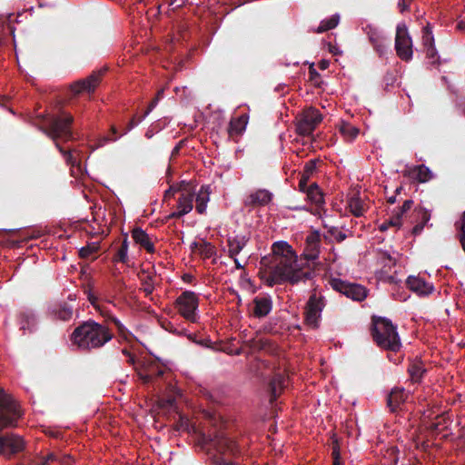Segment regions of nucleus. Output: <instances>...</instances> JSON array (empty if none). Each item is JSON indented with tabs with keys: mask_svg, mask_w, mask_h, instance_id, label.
I'll use <instances>...</instances> for the list:
<instances>
[{
	"mask_svg": "<svg viewBox=\"0 0 465 465\" xmlns=\"http://www.w3.org/2000/svg\"><path fill=\"white\" fill-rule=\"evenodd\" d=\"M163 89H161L157 92L155 97L149 104L147 110L143 114V117H146L153 110V108L157 105L159 100L163 97Z\"/></svg>",
	"mask_w": 465,
	"mask_h": 465,
	"instance_id": "45",
	"label": "nucleus"
},
{
	"mask_svg": "<svg viewBox=\"0 0 465 465\" xmlns=\"http://www.w3.org/2000/svg\"><path fill=\"white\" fill-rule=\"evenodd\" d=\"M272 266L265 282L272 287L288 282L292 285L312 278L314 272L298 263V257L292 247L286 242H277L272 246Z\"/></svg>",
	"mask_w": 465,
	"mask_h": 465,
	"instance_id": "1",
	"label": "nucleus"
},
{
	"mask_svg": "<svg viewBox=\"0 0 465 465\" xmlns=\"http://www.w3.org/2000/svg\"><path fill=\"white\" fill-rule=\"evenodd\" d=\"M88 301L94 307V309L100 312V314L105 318L106 322H110L114 323L117 329L119 335L124 340H129L132 336V333L125 328V326L116 318L114 317L109 311L101 308L99 304H97V298L91 293L88 292Z\"/></svg>",
	"mask_w": 465,
	"mask_h": 465,
	"instance_id": "13",
	"label": "nucleus"
},
{
	"mask_svg": "<svg viewBox=\"0 0 465 465\" xmlns=\"http://www.w3.org/2000/svg\"><path fill=\"white\" fill-rule=\"evenodd\" d=\"M329 66V61L327 60H322L320 63H319V67L320 69L322 70H325L327 69Z\"/></svg>",
	"mask_w": 465,
	"mask_h": 465,
	"instance_id": "64",
	"label": "nucleus"
},
{
	"mask_svg": "<svg viewBox=\"0 0 465 465\" xmlns=\"http://www.w3.org/2000/svg\"><path fill=\"white\" fill-rule=\"evenodd\" d=\"M114 337L108 326L88 320L80 323L72 332L71 341L80 350L92 351L102 348Z\"/></svg>",
	"mask_w": 465,
	"mask_h": 465,
	"instance_id": "4",
	"label": "nucleus"
},
{
	"mask_svg": "<svg viewBox=\"0 0 465 465\" xmlns=\"http://www.w3.org/2000/svg\"><path fill=\"white\" fill-rule=\"evenodd\" d=\"M54 455L53 453L48 454L46 457H44L42 459V461L37 463L35 461H32L30 465H47L49 461H52L54 460Z\"/></svg>",
	"mask_w": 465,
	"mask_h": 465,
	"instance_id": "52",
	"label": "nucleus"
},
{
	"mask_svg": "<svg viewBox=\"0 0 465 465\" xmlns=\"http://www.w3.org/2000/svg\"><path fill=\"white\" fill-rule=\"evenodd\" d=\"M424 229V225L422 223H420V222L412 228L411 230V233L413 235H419L420 233H421V232L423 231Z\"/></svg>",
	"mask_w": 465,
	"mask_h": 465,
	"instance_id": "59",
	"label": "nucleus"
},
{
	"mask_svg": "<svg viewBox=\"0 0 465 465\" xmlns=\"http://www.w3.org/2000/svg\"><path fill=\"white\" fill-rule=\"evenodd\" d=\"M408 393L402 388H394L387 396V406L391 412L397 411L401 405L405 402Z\"/></svg>",
	"mask_w": 465,
	"mask_h": 465,
	"instance_id": "21",
	"label": "nucleus"
},
{
	"mask_svg": "<svg viewBox=\"0 0 465 465\" xmlns=\"http://www.w3.org/2000/svg\"><path fill=\"white\" fill-rule=\"evenodd\" d=\"M296 132L299 135L309 136L322 121V115L316 108L304 109L296 118Z\"/></svg>",
	"mask_w": 465,
	"mask_h": 465,
	"instance_id": "7",
	"label": "nucleus"
},
{
	"mask_svg": "<svg viewBox=\"0 0 465 465\" xmlns=\"http://www.w3.org/2000/svg\"><path fill=\"white\" fill-rule=\"evenodd\" d=\"M422 42L425 48L434 46V37L429 25L423 28Z\"/></svg>",
	"mask_w": 465,
	"mask_h": 465,
	"instance_id": "41",
	"label": "nucleus"
},
{
	"mask_svg": "<svg viewBox=\"0 0 465 465\" xmlns=\"http://www.w3.org/2000/svg\"><path fill=\"white\" fill-rule=\"evenodd\" d=\"M328 49H329V52L331 54H332L333 55H340L342 54V52L340 50V48L337 45H332V44L328 45Z\"/></svg>",
	"mask_w": 465,
	"mask_h": 465,
	"instance_id": "57",
	"label": "nucleus"
},
{
	"mask_svg": "<svg viewBox=\"0 0 465 465\" xmlns=\"http://www.w3.org/2000/svg\"><path fill=\"white\" fill-rule=\"evenodd\" d=\"M180 196L177 202V209L186 210V214L193 210V203L194 200V193L191 192L188 188V184L185 183V186L179 192Z\"/></svg>",
	"mask_w": 465,
	"mask_h": 465,
	"instance_id": "24",
	"label": "nucleus"
},
{
	"mask_svg": "<svg viewBox=\"0 0 465 465\" xmlns=\"http://www.w3.org/2000/svg\"><path fill=\"white\" fill-rule=\"evenodd\" d=\"M339 131L348 141L354 140L359 134V129L347 122H341Z\"/></svg>",
	"mask_w": 465,
	"mask_h": 465,
	"instance_id": "34",
	"label": "nucleus"
},
{
	"mask_svg": "<svg viewBox=\"0 0 465 465\" xmlns=\"http://www.w3.org/2000/svg\"><path fill=\"white\" fill-rule=\"evenodd\" d=\"M248 122V116L242 114L236 119H232L227 128L228 135L230 138L241 135L245 130Z\"/></svg>",
	"mask_w": 465,
	"mask_h": 465,
	"instance_id": "25",
	"label": "nucleus"
},
{
	"mask_svg": "<svg viewBox=\"0 0 465 465\" xmlns=\"http://www.w3.org/2000/svg\"><path fill=\"white\" fill-rule=\"evenodd\" d=\"M425 49H426V57L429 59L430 63L431 64H438L440 57L438 55L435 45L426 47Z\"/></svg>",
	"mask_w": 465,
	"mask_h": 465,
	"instance_id": "44",
	"label": "nucleus"
},
{
	"mask_svg": "<svg viewBox=\"0 0 465 465\" xmlns=\"http://www.w3.org/2000/svg\"><path fill=\"white\" fill-rule=\"evenodd\" d=\"M272 199V193L265 189H259L252 193L244 201V204L249 207L265 206Z\"/></svg>",
	"mask_w": 465,
	"mask_h": 465,
	"instance_id": "19",
	"label": "nucleus"
},
{
	"mask_svg": "<svg viewBox=\"0 0 465 465\" xmlns=\"http://www.w3.org/2000/svg\"><path fill=\"white\" fill-rule=\"evenodd\" d=\"M330 284L333 290L353 301L361 302L367 297V289L361 284L351 283L337 278L331 279Z\"/></svg>",
	"mask_w": 465,
	"mask_h": 465,
	"instance_id": "10",
	"label": "nucleus"
},
{
	"mask_svg": "<svg viewBox=\"0 0 465 465\" xmlns=\"http://www.w3.org/2000/svg\"><path fill=\"white\" fill-rule=\"evenodd\" d=\"M320 161L317 159H312L308 161L303 167V171L301 173V177L304 180L309 181L313 173L316 172L317 164Z\"/></svg>",
	"mask_w": 465,
	"mask_h": 465,
	"instance_id": "36",
	"label": "nucleus"
},
{
	"mask_svg": "<svg viewBox=\"0 0 465 465\" xmlns=\"http://www.w3.org/2000/svg\"><path fill=\"white\" fill-rule=\"evenodd\" d=\"M143 115L141 116L138 120H136V116H133L130 121L128 122L127 125L125 126L123 134H127L128 132H130L133 128H134L140 122H142V120L143 119Z\"/></svg>",
	"mask_w": 465,
	"mask_h": 465,
	"instance_id": "50",
	"label": "nucleus"
},
{
	"mask_svg": "<svg viewBox=\"0 0 465 465\" xmlns=\"http://www.w3.org/2000/svg\"><path fill=\"white\" fill-rule=\"evenodd\" d=\"M272 309V301L270 296H256L252 301V314L255 318L266 317Z\"/></svg>",
	"mask_w": 465,
	"mask_h": 465,
	"instance_id": "15",
	"label": "nucleus"
},
{
	"mask_svg": "<svg viewBox=\"0 0 465 465\" xmlns=\"http://www.w3.org/2000/svg\"><path fill=\"white\" fill-rule=\"evenodd\" d=\"M328 232L332 236L334 237V239L338 242H341L342 241H344L346 239V234L341 231H339L336 227H331L329 229Z\"/></svg>",
	"mask_w": 465,
	"mask_h": 465,
	"instance_id": "49",
	"label": "nucleus"
},
{
	"mask_svg": "<svg viewBox=\"0 0 465 465\" xmlns=\"http://www.w3.org/2000/svg\"><path fill=\"white\" fill-rule=\"evenodd\" d=\"M249 240L250 237L245 234L228 236L226 242L229 257L234 258L235 256H237L244 249Z\"/></svg>",
	"mask_w": 465,
	"mask_h": 465,
	"instance_id": "20",
	"label": "nucleus"
},
{
	"mask_svg": "<svg viewBox=\"0 0 465 465\" xmlns=\"http://www.w3.org/2000/svg\"><path fill=\"white\" fill-rule=\"evenodd\" d=\"M198 252L203 259H209L216 254V248L211 242L202 241Z\"/></svg>",
	"mask_w": 465,
	"mask_h": 465,
	"instance_id": "35",
	"label": "nucleus"
},
{
	"mask_svg": "<svg viewBox=\"0 0 465 465\" xmlns=\"http://www.w3.org/2000/svg\"><path fill=\"white\" fill-rule=\"evenodd\" d=\"M341 456V446L339 440L335 435L331 437V457L332 459H337V457Z\"/></svg>",
	"mask_w": 465,
	"mask_h": 465,
	"instance_id": "47",
	"label": "nucleus"
},
{
	"mask_svg": "<svg viewBox=\"0 0 465 465\" xmlns=\"http://www.w3.org/2000/svg\"><path fill=\"white\" fill-rule=\"evenodd\" d=\"M18 323L20 330L24 331H28L31 333L35 330L36 319L33 312L23 311L18 315Z\"/></svg>",
	"mask_w": 465,
	"mask_h": 465,
	"instance_id": "26",
	"label": "nucleus"
},
{
	"mask_svg": "<svg viewBox=\"0 0 465 465\" xmlns=\"http://www.w3.org/2000/svg\"><path fill=\"white\" fill-rule=\"evenodd\" d=\"M413 201L412 200H406L404 201L402 206L397 208V209H394L393 212L395 213H397L401 218H402V216L409 211L411 210V208L412 207L413 205Z\"/></svg>",
	"mask_w": 465,
	"mask_h": 465,
	"instance_id": "46",
	"label": "nucleus"
},
{
	"mask_svg": "<svg viewBox=\"0 0 465 465\" xmlns=\"http://www.w3.org/2000/svg\"><path fill=\"white\" fill-rule=\"evenodd\" d=\"M139 277H140L142 284L143 286V291L145 293V295L148 296V295L152 294L154 290L153 282V277L149 274L143 278H142L140 275H139Z\"/></svg>",
	"mask_w": 465,
	"mask_h": 465,
	"instance_id": "39",
	"label": "nucleus"
},
{
	"mask_svg": "<svg viewBox=\"0 0 465 465\" xmlns=\"http://www.w3.org/2000/svg\"><path fill=\"white\" fill-rule=\"evenodd\" d=\"M340 22L339 15H333L328 19H324L320 23V25L316 29H312V32L316 34H322L331 29L335 28Z\"/></svg>",
	"mask_w": 465,
	"mask_h": 465,
	"instance_id": "33",
	"label": "nucleus"
},
{
	"mask_svg": "<svg viewBox=\"0 0 465 465\" xmlns=\"http://www.w3.org/2000/svg\"><path fill=\"white\" fill-rule=\"evenodd\" d=\"M107 71L106 67L94 71L89 76L80 79L71 84V91L74 95L82 93L92 94L101 83L102 77Z\"/></svg>",
	"mask_w": 465,
	"mask_h": 465,
	"instance_id": "11",
	"label": "nucleus"
},
{
	"mask_svg": "<svg viewBox=\"0 0 465 465\" xmlns=\"http://www.w3.org/2000/svg\"><path fill=\"white\" fill-rule=\"evenodd\" d=\"M99 250V245L95 242L82 247L79 251V254L82 258H88L91 254L96 252Z\"/></svg>",
	"mask_w": 465,
	"mask_h": 465,
	"instance_id": "42",
	"label": "nucleus"
},
{
	"mask_svg": "<svg viewBox=\"0 0 465 465\" xmlns=\"http://www.w3.org/2000/svg\"><path fill=\"white\" fill-rule=\"evenodd\" d=\"M73 122L74 117L71 114L62 112L60 114L38 115L34 125L54 142L56 148L64 155L68 164L74 165L76 161L71 152L64 150L58 142V140L73 139Z\"/></svg>",
	"mask_w": 465,
	"mask_h": 465,
	"instance_id": "3",
	"label": "nucleus"
},
{
	"mask_svg": "<svg viewBox=\"0 0 465 465\" xmlns=\"http://www.w3.org/2000/svg\"><path fill=\"white\" fill-rule=\"evenodd\" d=\"M286 383L287 377L284 373L275 372L273 374L268 385L271 403H273L278 399L283 389L286 387Z\"/></svg>",
	"mask_w": 465,
	"mask_h": 465,
	"instance_id": "16",
	"label": "nucleus"
},
{
	"mask_svg": "<svg viewBox=\"0 0 465 465\" xmlns=\"http://www.w3.org/2000/svg\"><path fill=\"white\" fill-rule=\"evenodd\" d=\"M459 232H458V239L460 242V245L465 252V212L462 214L460 222H457L455 223Z\"/></svg>",
	"mask_w": 465,
	"mask_h": 465,
	"instance_id": "38",
	"label": "nucleus"
},
{
	"mask_svg": "<svg viewBox=\"0 0 465 465\" xmlns=\"http://www.w3.org/2000/svg\"><path fill=\"white\" fill-rule=\"evenodd\" d=\"M186 214V210L183 209V210H179L177 212H173L171 214L168 215V219H173V218H181L183 217V215Z\"/></svg>",
	"mask_w": 465,
	"mask_h": 465,
	"instance_id": "58",
	"label": "nucleus"
},
{
	"mask_svg": "<svg viewBox=\"0 0 465 465\" xmlns=\"http://www.w3.org/2000/svg\"><path fill=\"white\" fill-rule=\"evenodd\" d=\"M308 182L307 180H304L303 178L300 177V181H299V190L304 193H307L308 190H309V186L308 185Z\"/></svg>",
	"mask_w": 465,
	"mask_h": 465,
	"instance_id": "54",
	"label": "nucleus"
},
{
	"mask_svg": "<svg viewBox=\"0 0 465 465\" xmlns=\"http://www.w3.org/2000/svg\"><path fill=\"white\" fill-rule=\"evenodd\" d=\"M309 74H310L311 81H315L316 78L320 77V74L314 68L313 64H312L309 67Z\"/></svg>",
	"mask_w": 465,
	"mask_h": 465,
	"instance_id": "56",
	"label": "nucleus"
},
{
	"mask_svg": "<svg viewBox=\"0 0 465 465\" xmlns=\"http://www.w3.org/2000/svg\"><path fill=\"white\" fill-rule=\"evenodd\" d=\"M249 342H250V347L254 350H263L267 344V341H263V340L256 341V340L252 339Z\"/></svg>",
	"mask_w": 465,
	"mask_h": 465,
	"instance_id": "51",
	"label": "nucleus"
},
{
	"mask_svg": "<svg viewBox=\"0 0 465 465\" xmlns=\"http://www.w3.org/2000/svg\"><path fill=\"white\" fill-rule=\"evenodd\" d=\"M5 30V24H0V45H2L4 44Z\"/></svg>",
	"mask_w": 465,
	"mask_h": 465,
	"instance_id": "61",
	"label": "nucleus"
},
{
	"mask_svg": "<svg viewBox=\"0 0 465 465\" xmlns=\"http://www.w3.org/2000/svg\"><path fill=\"white\" fill-rule=\"evenodd\" d=\"M128 360H127V362L130 364V365H134V368L137 367L136 366V358L134 354H131L130 356L127 357Z\"/></svg>",
	"mask_w": 465,
	"mask_h": 465,
	"instance_id": "63",
	"label": "nucleus"
},
{
	"mask_svg": "<svg viewBox=\"0 0 465 465\" xmlns=\"http://www.w3.org/2000/svg\"><path fill=\"white\" fill-rule=\"evenodd\" d=\"M412 0H400L398 3V6L400 8L401 13L405 12L408 10L410 4Z\"/></svg>",
	"mask_w": 465,
	"mask_h": 465,
	"instance_id": "55",
	"label": "nucleus"
},
{
	"mask_svg": "<svg viewBox=\"0 0 465 465\" xmlns=\"http://www.w3.org/2000/svg\"><path fill=\"white\" fill-rule=\"evenodd\" d=\"M131 233L134 242L140 245L141 248H143L149 253L155 252L154 245L149 235L142 228L135 227L132 230Z\"/></svg>",
	"mask_w": 465,
	"mask_h": 465,
	"instance_id": "22",
	"label": "nucleus"
},
{
	"mask_svg": "<svg viewBox=\"0 0 465 465\" xmlns=\"http://www.w3.org/2000/svg\"><path fill=\"white\" fill-rule=\"evenodd\" d=\"M183 143V141H180L179 143L173 149L171 157H175L176 155L179 154Z\"/></svg>",
	"mask_w": 465,
	"mask_h": 465,
	"instance_id": "60",
	"label": "nucleus"
},
{
	"mask_svg": "<svg viewBox=\"0 0 465 465\" xmlns=\"http://www.w3.org/2000/svg\"><path fill=\"white\" fill-rule=\"evenodd\" d=\"M409 176L419 183H426L432 177L430 170L424 164L418 165L409 171Z\"/></svg>",
	"mask_w": 465,
	"mask_h": 465,
	"instance_id": "27",
	"label": "nucleus"
},
{
	"mask_svg": "<svg viewBox=\"0 0 465 465\" xmlns=\"http://www.w3.org/2000/svg\"><path fill=\"white\" fill-rule=\"evenodd\" d=\"M350 212L356 217L363 215L366 211L364 202L358 196H352L348 201Z\"/></svg>",
	"mask_w": 465,
	"mask_h": 465,
	"instance_id": "32",
	"label": "nucleus"
},
{
	"mask_svg": "<svg viewBox=\"0 0 465 465\" xmlns=\"http://www.w3.org/2000/svg\"><path fill=\"white\" fill-rule=\"evenodd\" d=\"M306 195L308 200L318 207H322L325 203L324 194L316 183H312L309 186Z\"/></svg>",
	"mask_w": 465,
	"mask_h": 465,
	"instance_id": "28",
	"label": "nucleus"
},
{
	"mask_svg": "<svg viewBox=\"0 0 465 465\" xmlns=\"http://www.w3.org/2000/svg\"><path fill=\"white\" fill-rule=\"evenodd\" d=\"M395 51L402 61L409 62L412 58V40L405 23H400L396 27Z\"/></svg>",
	"mask_w": 465,
	"mask_h": 465,
	"instance_id": "8",
	"label": "nucleus"
},
{
	"mask_svg": "<svg viewBox=\"0 0 465 465\" xmlns=\"http://www.w3.org/2000/svg\"><path fill=\"white\" fill-rule=\"evenodd\" d=\"M175 305L179 313L191 322H197L196 311L199 305L197 295L191 291H185L177 297Z\"/></svg>",
	"mask_w": 465,
	"mask_h": 465,
	"instance_id": "9",
	"label": "nucleus"
},
{
	"mask_svg": "<svg viewBox=\"0 0 465 465\" xmlns=\"http://www.w3.org/2000/svg\"><path fill=\"white\" fill-rule=\"evenodd\" d=\"M408 372L411 381L418 383L421 381V379L426 372V369L424 368L422 361L415 360L410 363Z\"/></svg>",
	"mask_w": 465,
	"mask_h": 465,
	"instance_id": "29",
	"label": "nucleus"
},
{
	"mask_svg": "<svg viewBox=\"0 0 465 465\" xmlns=\"http://www.w3.org/2000/svg\"><path fill=\"white\" fill-rule=\"evenodd\" d=\"M23 411L15 398L0 387V457L10 460L25 449V440L13 432L3 433L5 430L17 427Z\"/></svg>",
	"mask_w": 465,
	"mask_h": 465,
	"instance_id": "2",
	"label": "nucleus"
},
{
	"mask_svg": "<svg viewBox=\"0 0 465 465\" xmlns=\"http://www.w3.org/2000/svg\"><path fill=\"white\" fill-rule=\"evenodd\" d=\"M137 376L143 384L153 383L156 379L162 377L164 373L163 368L157 363L150 362L143 364L141 367H135Z\"/></svg>",
	"mask_w": 465,
	"mask_h": 465,
	"instance_id": "14",
	"label": "nucleus"
},
{
	"mask_svg": "<svg viewBox=\"0 0 465 465\" xmlns=\"http://www.w3.org/2000/svg\"><path fill=\"white\" fill-rule=\"evenodd\" d=\"M203 441L217 451V455L214 456V465H240L226 458L227 455L234 456L239 451L234 440L222 433H217L213 437L203 435Z\"/></svg>",
	"mask_w": 465,
	"mask_h": 465,
	"instance_id": "6",
	"label": "nucleus"
},
{
	"mask_svg": "<svg viewBox=\"0 0 465 465\" xmlns=\"http://www.w3.org/2000/svg\"><path fill=\"white\" fill-rule=\"evenodd\" d=\"M401 226V218L393 212L392 216L381 223L379 227L381 232H385L389 229V227H396L400 228Z\"/></svg>",
	"mask_w": 465,
	"mask_h": 465,
	"instance_id": "37",
	"label": "nucleus"
},
{
	"mask_svg": "<svg viewBox=\"0 0 465 465\" xmlns=\"http://www.w3.org/2000/svg\"><path fill=\"white\" fill-rule=\"evenodd\" d=\"M209 195V186H202L195 198V209L198 213L203 214L206 212L207 203L210 201Z\"/></svg>",
	"mask_w": 465,
	"mask_h": 465,
	"instance_id": "30",
	"label": "nucleus"
},
{
	"mask_svg": "<svg viewBox=\"0 0 465 465\" xmlns=\"http://www.w3.org/2000/svg\"><path fill=\"white\" fill-rule=\"evenodd\" d=\"M52 313L57 319L66 322L73 317V307L66 302H61L53 308Z\"/></svg>",
	"mask_w": 465,
	"mask_h": 465,
	"instance_id": "31",
	"label": "nucleus"
},
{
	"mask_svg": "<svg viewBox=\"0 0 465 465\" xmlns=\"http://www.w3.org/2000/svg\"><path fill=\"white\" fill-rule=\"evenodd\" d=\"M183 186H185V182H182L179 184L171 185L169 189L166 190L164 193L163 201L168 202L171 198H173L175 195V193L183 190Z\"/></svg>",
	"mask_w": 465,
	"mask_h": 465,
	"instance_id": "40",
	"label": "nucleus"
},
{
	"mask_svg": "<svg viewBox=\"0 0 465 465\" xmlns=\"http://www.w3.org/2000/svg\"><path fill=\"white\" fill-rule=\"evenodd\" d=\"M367 35L376 53L380 56H383L390 46V40L386 39L378 30L371 27L369 28Z\"/></svg>",
	"mask_w": 465,
	"mask_h": 465,
	"instance_id": "17",
	"label": "nucleus"
},
{
	"mask_svg": "<svg viewBox=\"0 0 465 465\" xmlns=\"http://www.w3.org/2000/svg\"><path fill=\"white\" fill-rule=\"evenodd\" d=\"M162 327L164 328L169 332H172V333H176L177 332V331L174 328L173 324L171 322L167 321V320H164L163 322H162Z\"/></svg>",
	"mask_w": 465,
	"mask_h": 465,
	"instance_id": "53",
	"label": "nucleus"
},
{
	"mask_svg": "<svg viewBox=\"0 0 465 465\" xmlns=\"http://www.w3.org/2000/svg\"><path fill=\"white\" fill-rule=\"evenodd\" d=\"M371 335L377 345L384 350L398 351L401 347L397 327L385 317H372Z\"/></svg>",
	"mask_w": 465,
	"mask_h": 465,
	"instance_id": "5",
	"label": "nucleus"
},
{
	"mask_svg": "<svg viewBox=\"0 0 465 465\" xmlns=\"http://www.w3.org/2000/svg\"><path fill=\"white\" fill-rule=\"evenodd\" d=\"M323 306L324 303L322 297H318L315 292L310 296L305 308V321L307 324L312 327L317 326Z\"/></svg>",
	"mask_w": 465,
	"mask_h": 465,
	"instance_id": "12",
	"label": "nucleus"
},
{
	"mask_svg": "<svg viewBox=\"0 0 465 465\" xmlns=\"http://www.w3.org/2000/svg\"><path fill=\"white\" fill-rule=\"evenodd\" d=\"M417 213L418 219H420V223L424 226L428 223L430 219V213L424 207H419L415 209Z\"/></svg>",
	"mask_w": 465,
	"mask_h": 465,
	"instance_id": "43",
	"label": "nucleus"
},
{
	"mask_svg": "<svg viewBox=\"0 0 465 465\" xmlns=\"http://www.w3.org/2000/svg\"><path fill=\"white\" fill-rule=\"evenodd\" d=\"M128 251L122 248L121 246L119 247V249L117 250L114 257V260L115 262H123V263H126L127 261H128Z\"/></svg>",
	"mask_w": 465,
	"mask_h": 465,
	"instance_id": "48",
	"label": "nucleus"
},
{
	"mask_svg": "<svg viewBox=\"0 0 465 465\" xmlns=\"http://www.w3.org/2000/svg\"><path fill=\"white\" fill-rule=\"evenodd\" d=\"M408 287L419 295H428L432 292L433 286L423 279L414 276H410L406 282Z\"/></svg>",
	"mask_w": 465,
	"mask_h": 465,
	"instance_id": "23",
	"label": "nucleus"
},
{
	"mask_svg": "<svg viewBox=\"0 0 465 465\" xmlns=\"http://www.w3.org/2000/svg\"><path fill=\"white\" fill-rule=\"evenodd\" d=\"M440 422H432L430 425V430L432 431V432H438L440 430Z\"/></svg>",
	"mask_w": 465,
	"mask_h": 465,
	"instance_id": "62",
	"label": "nucleus"
},
{
	"mask_svg": "<svg viewBox=\"0 0 465 465\" xmlns=\"http://www.w3.org/2000/svg\"><path fill=\"white\" fill-rule=\"evenodd\" d=\"M306 246L303 251V258L306 262L315 261L320 252V235L317 232H313L307 236Z\"/></svg>",
	"mask_w": 465,
	"mask_h": 465,
	"instance_id": "18",
	"label": "nucleus"
}]
</instances>
